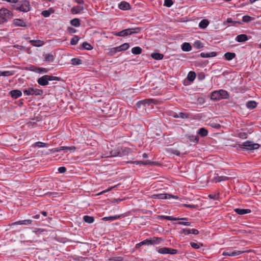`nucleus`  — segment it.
I'll list each match as a JSON object with an SVG mask.
<instances>
[{"label": "nucleus", "mask_w": 261, "mask_h": 261, "mask_svg": "<svg viewBox=\"0 0 261 261\" xmlns=\"http://www.w3.org/2000/svg\"><path fill=\"white\" fill-rule=\"evenodd\" d=\"M117 149V153H118V156H119L126 155L128 154L129 152V149L127 148H118Z\"/></svg>", "instance_id": "15"}, {"label": "nucleus", "mask_w": 261, "mask_h": 261, "mask_svg": "<svg viewBox=\"0 0 261 261\" xmlns=\"http://www.w3.org/2000/svg\"><path fill=\"white\" fill-rule=\"evenodd\" d=\"M250 252L249 250L234 251L232 252H230L229 256H237V255H239L245 252Z\"/></svg>", "instance_id": "35"}, {"label": "nucleus", "mask_w": 261, "mask_h": 261, "mask_svg": "<svg viewBox=\"0 0 261 261\" xmlns=\"http://www.w3.org/2000/svg\"><path fill=\"white\" fill-rule=\"evenodd\" d=\"M84 10V7L81 6H77L73 7L71 10V13L72 14H78Z\"/></svg>", "instance_id": "24"}, {"label": "nucleus", "mask_w": 261, "mask_h": 261, "mask_svg": "<svg viewBox=\"0 0 261 261\" xmlns=\"http://www.w3.org/2000/svg\"><path fill=\"white\" fill-rule=\"evenodd\" d=\"M173 4L172 0H165L164 6L167 7H170Z\"/></svg>", "instance_id": "50"}, {"label": "nucleus", "mask_w": 261, "mask_h": 261, "mask_svg": "<svg viewBox=\"0 0 261 261\" xmlns=\"http://www.w3.org/2000/svg\"><path fill=\"white\" fill-rule=\"evenodd\" d=\"M150 245H154L160 244L161 242L163 241V239L160 237H152L149 238Z\"/></svg>", "instance_id": "12"}, {"label": "nucleus", "mask_w": 261, "mask_h": 261, "mask_svg": "<svg viewBox=\"0 0 261 261\" xmlns=\"http://www.w3.org/2000/svg\"><path fill=\"white\" fill-rule=\"evenodd\" d=\"M61 148L62 150H70L72 152H74L76 150V147L75 146H70V147H65V146H62Z\"/></svg>", "instance_id": "46"}, {"label": "nucleus", "mask_w": 261, "mask_h": 261, "mask_svg": "<svg viewBox=\"0 0 261 261\" xmlns=\"http://www.w3.org/2000/svg\"><path fill=\"white\" fill-rule=\"evenodd\" d=\"M33 221L32 220H20L18 221H16L15 222L12 223L11 225H28L30 224H31Z\"/></svg>", "instance_id": "13"}, {"label": "nucleus", "mask_w": 261, "mask_h": 261, "mask_svg": "<svg viewBox=\"0 0 261 261\" xmlns=\"http://www.w3.org/2000/svg\"><path fill=\"white\" fill-rule=\"evenodd\" d=\"M118 7L120 9L122 10H128L131 8L129 4L125 1L121 2L119 4Z\"/></svg>", "instance_id": "16"}, {"label": "nucleus", "mask_w": 261, "mask_h": 261, "mask_svg": "<svg viewBox=\"0 0 261 261\" xmlns=\"http://www.w3.org/2000/svg\"><path fill=\"white\" fill-rule=\"evenodd\" d=\"M37 67H36L34 65H31L30 66H29V67H25V70H28V71H34L35 72H37Z\"/></svg>", "instance_id": "45"}, {"label": "nucleus", "mask_w": 261, "mask_h": 261, "mask_svg": "<svg viewBox=\"0 0 261 261\" xmlns=\"http://www.w3.org/2000/svg\"><path fill=\"white\" fill-rule=\"evenodd\" d=\"M141 244H143V245H151L149 239L142 241Z\"/></svg>", "instance_id": "57"}, {"label": "nucleus", "mask_w": 261, "mask_h": 261, "mask_svg": "<svg viewBox=\"0 0 261 261\" xmlns=\"http://www.w3.org/2000/svg\"><path fill=\"white\" fill-rule=\"evenodd\" d=\"M181 49L184 51H189L192 49V46L189 43L185 42L181 46Z\"/></svg>", "instance_id": "27"}, {"label": "nucleus", "mask_w": 261, "mask_h": 261, "mask_svg": "<svg viewBox=\"0 0 261 261\" xmlns=\"http://www.w3.org/2000/svg\"><path fill=\"white\" fill-rule=\"evenodd\" d=\"M171 197V195L168 194H154L152 195V198H157L160 199H165L170 198Z\"/></svg>", "instance_id": "17"}, {"label": "nucleus", "mask_w": 261, "mask_h": 261, "mask_svg": "<svg viewBox=\"0 0 261 261\" xmlns=\"http://www.w3.org/2000/svg\"><path fill=\"white\" fill-rule=\"evenodd\" d=\"M133 163H134V164H136L137 165L138 164H142V165H154V162L149 161L148 160L144 161H135V162H133Z\"/></svg>", "instance_id": "39"}, {"label": "nucleus", "mask_w": 261, "mask_h": 261, "mask_svg": "<svg viewBox=\"0 0 261 261\" xmlns=\"http://www.w3.org/2000/svg\"><path fill=\"white\" fill-rule=\"evenodd\" d=\"M181 233H184L185 234H198L199 233V231L196 229H187L184 228L182 229L181 231Z\"/></svg>", "instance_id": "14"}, {"label": "nucleus", "mask_w": 261, "mask_h": 261, "mask_svg": "<svg viewBox=\"0 0 261 261\" xmlns=\"http://www.w3.org/2000/svg\"><path fill=\"white\" fill-rule=\"evenodd\" d=\"M68 31L70 33H74L76 32V30L70 27H68Z\"/></svg>", "instance_id": "64"}, {"label": "nucleus", "mask_w": 261, "mask_h": 261, "mask_svg": "<svg viewBox=\"0 0 261 261\" xmlns=\"http://www.w3.org/2000/svg\"><path fill=\"white\" fill-rule=\"evenodd\" d=\"M82 49H85L88 50H90L93 49V47L91 44L87 42H83L82 44Z\"/></svg>", "instance_id": "42"}, {"label": "nucleus", "mask_w": 261, "mask_h": 261, "mask_svg": "<svg viewBox=\"0 0 261 261\" xmlns=\"http://www.w3.org/2000/svg\"><path fill=\"white\" fill-rule=\"evenodd\" d=\"M205 74L203 72H200L198 74L197 77L198 79L200 81L203 80L205 79Z\"/></svg>", "instance_id": "54"}, {"label": "nucleus", "mask_w": 261, "mask_h": 261, "mask_svg": "<svg viewBox=\"0 0 261 261\" xmlns=\"http://www.w3.org/2000/svg\"><path fill=\"white\" fill-rule=\"evenodd\" d=\"M12 13L7 8H3L0 9V18L2 23L11 18Z\"/></svg>", "instance_id": "6"}, {"label": "nucleus", "mask_w": 261, "mask_h": 261, "mask_svg": "<svg viewBox=\"0 0 261 261\" xmlns=\"http://www.w3.org/2000/svg\"><path fill=\"white\" fill-rule=\"evenodd\" d=\"M151 57L154 60H160L163 59L164 55L160 53H154L151 54Z\"/></svg>", "instance_id": "28"}, {"label": "nucleus", "mask_w": 261, "mask_h": 261, "mask_svg": "<svg viewBox=\"0 0 261 261\" xmlns=\"http://www.w3.org/2000/svg\"><path fill=\"white\" fill-rule=\"evenodd\" d=\"M140 31L141 29L139 28H129L116 33L115 35L117 36L125 37L126 36L131 35L134 34H138L140 33Z\"/></svg>", "instance_id": "3"}, {"label": "nucleus", "mask_w": 261, "mask_h": 261, "mask_svg": "<svg viewBox=\"0 0 261 261\" xmlns=\"http://www.w3.org/2000/svg\"><path fill=\"white\" fill-rule=\"evenodd\" d=\"M41 14L45 17H47L50 15V13L48 10L43 11Z\"/></svg>", "instance_id": "56"}, {"label": "nucleus", "mask_w": 261, "mask_h": 261, "mask_svg": "<svg viewBox=\"0 0 261 261\" xmlns=\"http://www.w3.org/2000/svg\"><path fill=\"white\" fill-rule=\"evenodd\" d=\"M121 46L122 47V49L123 51L127 50L129 47V45L128 43H124L123 44L121 45Z\"/></svg>", "instance_id": "55"}, {"label": "nucleus", "mask_w": 261, "mask_h": 261, "mask_svg": "<svg viewBox=\"0 0 261 261\" xmlns=\"http://www.w3.org/2000/svg\"><path fill=\"white\" fill-rule=\"evenodd\" d=\"M61 150H62V149L61 148V147H58V148H53L50 151L52 152L55 153V152H59V151H60Z\"/></svg>", "instance_id": "63"}, {"label": "nucleus", "mask_w": 261, "mask_h": 261, "mask_svg": "<svg viewBox=\"0 0 261 261\" xmlns=\"http://www.w3.org/2000/svg\"><path fill=\"white\" fill-rule=\"evenodd\" d=\"M224 58L227 61L232 60L236 57V54L234 53L227 52L224 54Z\"/></svg>", "instance_id": "25"}, {"label": "nucleus", "mask_w": 261, "mask_h": 261, "mask_svg": "<svg viewBox=\"0 0 261 261\" xmlns=\"http://www.w3.org/2000/svg\"><path fill=\"white\" fill-rule=\"evenodd\" d=\"M60 78L57 76L49 75H44L37 80V83L39 85L45 86L48 84L49 81H60Z\"/></svg>", "instance_id": "2"}, {"label": "nucleus", "mask_w": 261, "mask_h": 261, "mask_svg": "<svg viewBox=\"0 0 261 261\" xmlns=\"http://www.w3.org/2000/svg\"><path fill=\"white\" fill-rule=\"evenodd\" d=\"M83 220L85 222L91 224L94 222V218L93 217L86 215L84 216Z\"/></svg>", "instance_id": "37"}, {"label": "nucleus", "mask_w": 261, "mask_h": 261, "mask_svg": "<svg viewBox=\"0 0 261 261\" xmlns=\"http://www.w3.org/2000/svg\"><path fill=\"white\" fill-rule=\"evenodd\" d=\"M193 46L197 49H199L203 47V43L199 40H197L194 42Z\"/></svg>", "instance_id": "43"}, {"label": "nucleus", "mask_w": 261, "mask_h": 261, "mask_svg": "<svg viewBox=\"0 0 261 261\" xmlns=\"http://www.w3.org/2000/svg\"><path fill=\"white\" fill-rule=\"evenodd\" d=\"M11 96L14 99H17L22 95V92L19 90H13L9 92Z\"/></svg>", "instance_id": "11"}, {"label": "nucleus", "mask_w": 261, "mask_h": 261, "mask_svg": "<svg viewBox=\"0 0 261 261\" xmlns=\"http://www.w3.org/2000/svg\"><path fill=\"white\" fill-rule=\"evenodd\" d=\"M23 92L24 94L27 95H35L37 96H41L43 93L42 90L34 89L33 88H29L28 89L23 90Z\"/></svg>", "instance_id": "7"}, {"label": "nucleus", "mask_w": 261, "mask_h": 261, "mask_svg": "<svg viewBox=\"0 0 261 261\" xmlns=\"http://www.w3.org/2000/svg\"><path fill=\"white\" fill-rule=\"evenodd\" d=\"M183 206L186 207H189L191 208H196L197 207V205H193V204H184Z\"/></svg>", "instance_id": "59"}, {"label": "nucleus", "mask_w": 261, "mask_h": 261, "mask_svg": "<svg viewBox=\"0 0 261 261\" xmlns=\"http://www.w3.org/2000/svg\"><path fill=\"white\" fill-rule=\"evenodd\" d=\"M190 245L191 246V247L192 248H193L194 249H198L199 248V245L197 243H194V242H191Z\"/></svg>", "instance_id": "62"}, {"label": "nucleus", "mask_w": 261, "mask_h": 261, "mask_svg": "<svg viewBox=\"0 0 261 261\" xmlns=\"http://www.w3.org/2000/svg\"><path fill=\"white\" fill-rule=\"evenodd\" d=\"M217 56V53L216 52H211L210 53H201L200 54V56L201 58H210V57H214Z\"/></svg>", "instance_id": "22"}, {"label": "nucleus", "mask_w": 261, "mask_h": 261, "mask_svg": "<svg viewBox=\"0 0 261 261\" xmlns=\"http://www.w3.org/2000/svg\"><path fill=\"white\" fill-rule=\"evenodd\" d=\"M209 24V22L206 19L202 20L199 23V27L201 29L206 28Z\"/></svg>", "instance_id": "38"}, {"label": "nucleus", "mask_w": 261, "mask_h": 261, "mask_svg": "<svg viewBox=\"0 0 261 261\" xmlns=\"http://www.w3.org/2000/svg\"><path fill=\"white\" fill-rule=\"evenodd\" d=\"M46 143L41 142H37L35 143V146L39 147H44L46 146Z\"/></svg>", "instance_id": "53"}, {"label": "nucleus", "mask_w": 261, "mask_h": 261, "mask_svg": "<svg viewBox=\"0 0 261 261\" xmlns=\"http://www.w3.org/2000/svg\"><path fill=\"white\" fill-rule=\"evenodd\" d=\"M2 76H7L13 75V71H2Z\"/></svg>", "instance_id": "52"}, {"label": "nucleus", "mask_w": 261, "mask_h": 261, "mask_svg": "<svg viewBox=\"0 0 261 261\" xmlns=\"http://www.w3.org/2000/svg\"><path fill=\"white\" fill-rule=\"evenodd\" d=\"M247 134L245 133H240L239 134V137L242 139H246L247 138Z\"/></svg>", "instance_id": "61"}, {"label": "nucleus", "mask_w": 261, "mask_h": 261, "mask_svg": "<svg viewBox=\"0 0 261 261\" xmlns=\"http://www.w3.org/2000/svg\"><path fill=\"white\" fill-rule=\"evenodd\" d=\"M117 152L118 149L109 150V153L107 152V153L105 154V157L108 158L118 156V153H117Z\"/></svg>", "instance_id": "23"}, {"label": "nucleus", "mask_w": 261, "mask_h": 261, "mask_svg": "<svg viewBox=\"0 0 261 261\" xmlns=\"http://www.w3.org/2000/svg\"><path fill=\"white\" fill-rule=\"evenodd\" d=\"M186 137L191 142L195 143V144L197 143L199 141V137L198 136H193L191 135H186Z\"/></svg>", "instance_id": "19"}, {"label": "nucleus", "mask_w": 261, "mask_h": 261, "mask_svg": "<svg viewBox=\"0 0 261 261\" xmlns=\"http://www.w3.org/2000/svg\"><path fill=\"white\" fill-rule=\"evenodd\" d=\"M13 23L15 26L25 27H27L25 22L21 19H14L13 20Z\"/></svg>", "instance_id": "18"}, {"label": "nucleus", "mask_w": 261, "mask_h": 261, "mask_svg": "<svg viewBox=\"0 0 261 261\" xmlns=\"http://www.w3.org/2000/svg\"><path fill=\"white\" fill-rule=\"evenodd\" d=\"M48 69L47 68L37 67V73H47V72H48Z\"/></svg>", "instance_id": "47"}, {"label": "nucleus", "mask_w": 261, "mask_h": 261, "mask_svg": "<svg viewBox=\"0 0 261 261\" xmlns=\"http://www.w3.org/2000/svg\"><path fill=\"white\" fill-rule=\"evenodd\" d=\"M239 147L246 150H253L259 148V145L257 143H254L250 141H247L242 144L239 145Z\"/></svg>", "instance_id": "5"}, {"label": "nucleus", "mask_w": 261, "mask_h": 261, "mask_svg": "<svg viewBox=\"0 0 261 261\" xmlns=\"http://www.w3.org/2000/svg\"><path fill=\"white\" fill-rule=\"evenodd\" d=\"M121 217V215H115L114 216L106 217L102 218L103 220L105 221H114L119 219Z\"/></svg>", "instance_id": "33"}, {"label": "nucleus", "mask_w": 261, "mask_h": 261, "mask_svg": "<svg viewBox=\"0 0 261 261\" xmlns=\"http://www.w3.org/2000/svg\"><path fill=\"white\" fill-rule=\"evenodd\" d=\"M159 217L162 219H166L168 220H187L188 219L187 218H176V217H173L172 216H159Z\"/></svg>", "instance_id": "9"}, {"label": "nucleus", "mask_w": 261, "mask_h": 261, "mask_svg": "<svg viewBox=\"0 0 261 261\" xmlns=\"http://www.w3.org/2000/svg\"><path fill=\"white\" fill-rule=\"evenodd\" d=\"M197 134L199 135L201 137H204L207 135L208 131L205 128L201 127L198 130Z\"/></svg>", "instance_id": "31"}, {"label": "nucleus", "mask_w": 261, "mask_h": 261, "mask_svg": "<svg viewBox=\"0 0 261 261\" xmlns=\"http://www.w3.org/2000/svg\"><path fill=\"white\" fill-rule=\"evenodd\" d=\"M158 251L161 254H175L177 253V250L167 247L160 248Z\"/></svg>", "instance_id": "8"}, {"label": "nucleus", "mask_w": 261, "mask_h": 261, "mask_svg": "<svg viewBox=\"0 0 261 261\" xmlns=\"http://www.w3.org/2000/svg\"><path fill=\"white\" fill-rule=\"evenodd\" d=\"M44 61L46 62H52L54 60V57L52 54H46L44 55Z\"/></svg>", "instance_id": "26"}, {"label": "nucleus", "mask_w": 261, "mask_h": 261, "mask_svg": "<svg viewBox=\"0 0 261 261\" xmlns=\"http://www.w3.org/2000/svg\"><path fill=\"white\" fill-rule=\"evenodd\" d=\"M253 18L248 15H245L242 17V21L245 22H248L251 21Z\"/></svg>", "instance_id": "49"}, {"label": "nucleus", "mask_w": 261, "mask_h": 261, "mask_svg": "<svg viewBox=\"0 0 261 261\" xmlns=\"http://www.w3.org/2000/svg\"><path fill=\"white\" fill-rule=\"evenodd\" d=\"M58 172L60 173H64L66 171V168L65 167H60L58 169Z\"/></svg>", "instance_id": "58"}, {"label": "nucleus", "mask_w": 261, "mask_h": 261, "mask_svg": "<svg viewBox=\"0 0 261 261\" xmlns=\"http://www.w3.org/2000/svg\"><path fill=\"white\" fill-rule=\"evenodd\" d=\"M71 62L73 65H79L82 64V60L79 58H72Z\"/></svg>", "instance_id": "40"}, {"label": "nucleus", "mask_w": 261, "mask_h": 261, "mask_svg": "<svg viewBox=\"0 0 261 261\" xmlns=\"http://www.w3.org/2000/svg\"><path fill=\"white\" fill-rule=\"evenodd\" d=\"M229 96L228 92L224 90L215 91L212 93L211 99L215 100H219L221 99L227 98Z\"/></svg>", "instance_id": "4"}, {"label": "nucleus", "mask_w": 261, "mask_h": 261, "mask_svg": "<svg viewBox=\"0 0 261 261\" xmlns=\"http://www.w3.org/2000/svg\"><path fill=\"white\" fill-rule=\"evenodd\" d=\"M178 224H180V225H186V226H190L191 222H184V221H180V222H178Z\"/></svg>", "instance_id": "60"}, {"label": "nucleus", "mask_w": 261, "mask_h": 261, "mask_svg": "<svg viewBox=\"0 0 261 261\" xmlns=\"http://www.w3.org/2000/svg\"><path fill=\"white\" fill-rule=\"evenodd\" d=\"M246 107L249 109H253L257 107V103L253 100H250L246 103Z\"/></svg>", "instance_id": "34"}, {"label": "nucleus", "mask_w": 261, "mask_h": 261, "mask_svg": "<svg viewBox=\"0 0 261 261\" xmlns=\"http://www.w3.org/2000/svg\"><path fill=\"white\" fill-rule=\"evenodd\" d=\"M196 73L194 71H190L187 75V79L190 82H193L196 77Z\"/></svg>", "instance_id": "32"}, {"label": "nucleus", "mask_w": 261, "mask_h": 261, "mask_svg": "<svg viewBox=\"0 0 261 261\" xmlns=\"http://www.w3.org/2000/svg\"><path fill=\"white\" fill-rule=\"evenodd\" d=\"M12 8L16 10L23 12H27L31 9L30 3L26 0H19L16 4L12 5Z\"/></svg>", "instance_id": "1"}, {"label": "nucleus", "mask_w": 261, "mask_h": 261, "mask_svg": "<svg viewBox=\"0 0 261 261\" xmlns=\"http://www.w3.org/2000/svg\"><path fill=\"white\" fill-rule=\"evenodd\" d=\"M117 53L115 47L111 48L109 49L108 55L110 56H114Z\"/></svg>", "instance_id": "51"}, {"label": "nucleus", "mask_w": 261, "mask_h": 261, "mask_svg": "<svg viewBox=\"0 0 261 261\" xmlns=\"http://www.w3.org/2000/svg\"><path fill=\"white\" fill-rule=\"evenodd\" d=\"M142 49L139 46H136L132 49V53L134 55H139L142 53Z\"/></svg>", "instance_id": "36"}, {"label": "nucleus", "mask_w": 261, "mask_h": 261, "mask_svg": "<svg viewBox=\"0 0 261 261\" xmlns=\"http://www.w3.org/2000/svg\"><path fill=\"white\" fill-rule=\"evenodd\" d=\"M79 40L80 38L77 36H74L70 40V44L72 45H76Z\"/></svg>", "instance_id": "44"}, {"label": "nucleus", "mask_w": 261, "mask_h": 261, "mask_svg": "<svg viewBox=\"0 0 261 261\" xmlns=\"http://www.w3.org/2000/svg\"><path fill=\"white\" fill-rule=\"evenodd\" d=\"M178 116L182 119H188L190 117L189 114L184 112H180L178 114Z\"/></svg>", "instance_id": "48"}, {"label": "nucleus", "mask_w": 261, "mask_h": 261, "mask_svg": "<svg viewBox=\"0 0 261 261\" xmlns=\"http://www.w3.org/2000/svg\"><path fill=\"white\" fill-rule=\"evenodd\" d=\"M248 40V38L246 34H241L238 35L236 38V40L238 42H243Z\"/></svg>", "instance_id": "20"}, {"label": "nucleus", "mask_w": 261, "mask_h": 261, "mask_svg": "<svg viewBox=\"0 0 261 261\" xmlns=\"http://www.w3.org/2000/svg\"><path fill=\"white\" fill-rule=\"evenodd\" d=\"M70 24L75 27L80 25V20L79 18H74L70 20Z\"/></svg>", "instance_id": "41"}, {"label": "nucleus", "mask_w": 261, "mask_h": 261, "mask_svg": "<svg viewBox=\"0 0 261 261\" xmlns=\"http://www.w3.org/2000/svg\"><path fill=\"white\" fill-rule=\"evenodd\" d=\"M228 177L225 176H219L218 174L215 175L212 181L215 182H218L221 181H226L228 179Z\"/></svg>", "instance_id": "10"}, {"label": "nucleus", "mask_w": 261, "mask_h": 261, "mask_svg": "<svg viewBox=\"0 0 261 261\" xmlns=\"http://www.w3.org/2000/svg\"><path fill=\"white\" fill-rule=\"evenodd\" d=\"M152 99H145V100L139 101H138L137 103V106L138 108H140L141 107V105H149V104H150L151 101H152Z\"/></svg>", "instance_id": "30"}, {"label": "nucleus", "mask_w": 261, "mask_h": 261, "mask_svg": "<svg viewBox=\"0 0 261 261\" xmlns=\"http://www.w3.org/2000/svg\"><path fill=\"white\" fill-rule=\"evenodd\" d=\"M30 42L32 45L37 47L41 46L43 44V41L40 40H31Z\"/></svg>", "instance_id": "29"}, {"label": "nucleus", "mask_w": 261, "mask_h": 261, "mask_svg": "<svg viewBox=\"0 0 261 261\" xmlns=\"http://www.w3.org/2000/svg\"><path fill=\"white\" fill-rule=\"evenodd\" d=\"M234 211L239 215H243L246 214L251 213V211L250 209H241V208H236Z\"/></svg>", "instance_id": "21"}]
</instances>
